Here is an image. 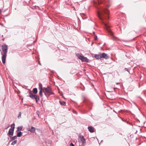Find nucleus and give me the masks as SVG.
Masks as SVG:
<instances>
[{"mask_svg":"<svg viewBox=\"0 0 146 146\" xmlns=\"http://www.w3.org/2000/svg\"><path fill=\"white\" fill-rule=\"evenodd\" d=\"M110 14L109 11L105 7H101L98 11V16L100 19L102 21L103 23L105 25V28L106 30L110 33V35L112 36H113V33L110 28V26L107 24L105 23L103 21V20L106 19L108 20L109 19V17L108 16L106 17L105 16V14L108 15Z\"/></svg>","mask_w":146,"mask_h":146,"instance_id":"f257e3e1","label":"nucleus"},{"mask_svg":"<svg viewBox=\"0 0 146 146\" xmlns=\"http://www.w3.org/2000/svg\"><path fill=\"white\" fill-rule=\"evenodd\" d=\"M7 46L5 45H3L1 46V50H0L1 54L2 55V61L3 64L5 63V60L6 57V54L7 52Z\"/></svg>","mask_w":146,"mask_h":146,"instance_id":"f03ea898","label":"nucleus"},{"mask_svg":"<svg viewBox=\"0 0 146 146\" xmlns=\"http://www.w3.org/2000/svg\"><path fill=\"white\" fill-rule=\"evenodd\" d=\"M43 92L47 97H48L51 95L54 94V93L52 92L51 88L49 86H48L46 88H43Z\"/></svg>","mask_w":146,"mask_h":146,"instance_id":"7ed1b4c3","label":"nucleus"},{"mask_svg":"<svg viewBox=\"0 0 146 146\" xmlns=\"http://www.w3.org/2000/svg\"><path fill=\"white\" fill-rule=\"evenodd\" d=\"M29 97L32 99H35L36 102H37L39 100V98L38 96L36 95H33L32 93L30 92L29 93Z\"/></svg>","mask_w":146,"mask_h":146,"instance_id":"20e7f679","label":"nucleus"},{"mask_svg":"<svg viewBox=\"0 0 146 146\" xmlns=\"http://www.w3.org/2000/svg\"><path fill=\"white\" fill-rule=\"evenodd\" d=\"M15 124L13 123L11 125V128L10 129V135H13L15 128Z\"/></svg>","mask_w":146,"mask_h":146,"instance_id":"39448f33","label":"nucleus"},{"mask_svg":"<svg viewBox=\"0 0 146 146\" xmlns=\"http://www.w3.org/2000/svg\"><path fill=\"white\" fill-rule=\"evenodd\" d=\"M79 138L80 139L81 142L83 144H84L86 143V139L84 138V136L81 135H79Z\"/></svg>","mask_w":146,"mask_h":146,"instance_id":"423d86ee","label":"nucleus"},{"mask_svg":"<svg viewBox=\"0 0 146 146\" xmlns=\"http://www.w3.org/2000/svg\"><path fill=\"white\" fill-rule=\"evenodd\" d=\"M101 58H104L106 60L108 59L110 57L107 54L105 53H103L102 54Z\"/></svg>","mask_w":146,"mask_h":146,"instance_id":"0eeeda50","label":"nucleus"},{"mask_svg":"<svg viewBox=\"0 0 146 146\" xmlns=\"http://www.w3.org/2000/svg\"><path fill=\"white\" fill-rule=\"evenodd\" d=\"M88 129L89 131L91 133H93L94 132V128L92 126H89Z\"/></svg>","mask_w":146,"mask_h":146,"instance_id":"6e6552de","label":"nucleus"},{"mask_svg":"<svg viewBox=\"0 0 146 146\" xmlns=\"http://www.w3.org/2000/svg\"><path fill=\"white\" fill-rule=\"evenodd\" d=\"M35 128L33 127L32 126L31 129H29V131H30L31 133H35Z\"/></svg>","mask_w":146,"mask_h":146,"instance_id":"1a4fd4ad","label":"nucleus"},{"mask_svg":"<svg viewBox=\"0 0 146 146\" xmlns=\"http://www.w3.org/2000/svg\"><path fill=\"white\" fill-rule=\"evenodd\" d=\"M88 59L86 57L83 56L81 61L82 62H88Z\"/></svg>","mask_w":146,"mask_h":146,"instance_id":"9d476101","label":"nucleus"},{"mask_svg":"<svg viewBox=\"0 0 146 146\" xmlns=\"http://www.w3.org/2000/svg\"><path fill=\"white\" fill-rule=\"evenodd\" d=\"M94 57L97 59H100L102 58L101 56L99 54H95L94 56Z\"/></svg>","mask_w":146,"mask_h":146,"instance_id":"9b49d317","label":"nucleus"},{"mask_svg":"<svg viewBox=\"0 0 146 146\" xmlns=\"http://www.w3.org/2000/svg\"><path fill=\"white\" fill-rule=\"evenodd\" d=\"M77 56L78 57V58L81 60H82V58L83 56H82L80 55L79 54H77Z\"/></svg>","mask_w":146,"mask_h":146,"instance_id":"f8f14e48","label":"nucleus"},{"mask_svg":"<svg viewBox=\"0 0 146 146\" xmlns=\"http://www.w3.org/2000/svg\"><path fill=\"white\" fill-rule=\"evenodd\" d=\"M33 93L34 94H37V92H38L37 89V88H34L33 90Z\"/></svg>","mask_w":146,"mask_h":146,"instance_id":"ddd939ff","label":"nucleus"},{"mask_svg":"<svg viewBox=\"0 0 146 146\" xmlns=\"http://www.w3.org/2000/svg\"><path fill=\"white\" fill-rule=\"evenodd\" d=\"M59 102L60 104L63 106H64L66 105V102L63 101H60Z\"/></svg>","mask_w":146,"mask_h":146,"instance_id":"4468645a","label":"nucleus"},{"mask_svg":"<svg viewBox=\"0 0 146 146\" xmlns=\"http://www.w3.org/2000/svg\"><path fill=\"white\" fill-rule=\"evenodd\" d=\"M23 128V127L22 126H20L19 127H17V131H21L22 130V129Z\"/></svg>","mask_w":146,"mask_h":146,"instance_id":"2eb2a0df","label":"nucleus"},{"mask_svg":"<svg viewBox=\"0 0 146 146\" xmlns=\"http://www.w3.org/2000/svg\"><path fill=\"white\" fill-rule=\"evenodd\" d=\"M39 89L40 90H43V88L42 87V85L41 83L39 84Z\"/></svg>","mask_w":146,"mask_h":146,"instance_id":"dca6fc26","label":"nucleus"},{"mask_svg":"<svg viewBox=\"0 0 146 146\" xmlns=\"http://www.w3.org/2000/svg\"><path fill=\"white\" fill-rule=\"evenodd\" d=\"M22 133L19 132L17 133V136L18 137H21L22 136Z\"/></svg>","mask_w":146,"mask_h":146,"instance_id":"f3484780","label":"nucleus"},{"mask_svg":"<svg viewBox=\"0 0 146 146\" xmlns=\"http://www.w3.org/2000/svg\"><path fill=\"white\" fill-rule=\"evenodd\" d=\"M42 90H40V91L39 92V94L41 97H42L43 96Z\"/></svg>","mask_w":146,"mask_h":146,"instance_id":"a211bd4d","label":"nucleus"},{"mask_svg":"<svg viewBox=\"0 0 146 146\" xmlns=\"http://www.w3.org/2000/svg\"><path fill=\"white\" fill-rule=\"evenodd\" d=\"M17 136H15L14 137H12L11 138V140L12 141L14 140L15 139L17 138Z\"/></svg>","mask_w":146,"mask_h":146,"instance_id":"6ab92c4d","label":"nucleus"},{"mask_svg":"<svg viewBox=\"0 0 146 146\" xmlns=\"http://www.w3.org/2000/svg\"><path fill=\"white\" fill-rule=\"evenodd\" d=\"M17 140L14 141L12 142V143H11V145H14L17 143Z\"/></svg>","mask_w":146,"mask_h":146,"instance_id":"aec40b11","label":"nucleus"},{"mask_svg":"<svg viewBox=\"0 0 146 146\" xmlns=\"http://www.w3.org/2000/svg\"><path fill=\"white\" fill-rule=\"evenodd\" d=\"M21 116V112H20L19 113V115L18 116V118H19Z\"/></svg>","mask_w":146,"mask_h":146,"instance_id":"412c9836","label":"nucleus"},{"mask_svg":"<svg viewBox=\"0 0 146 146\" xmlns=\"http://www.w3.org/2000/svg\"><path fill=\"white\" fill-rule=\"evenodd\" d=\"M97 36L96 35H95L94 39L95 40H96L97 39Z\"/></svg>","mask_w":146,"mask_h":146,"instance_id":"4be33fe9","label":"nucleus"},{"mask_svg":"<svg viewBox=\"0 0 146 146\" xmlns=\"http://www.w3.org/2000/svg\"><path fill=\"white\" fill-rule=\"evenodd\" d=\"M70 146H74V145L72 143H71L70 144Z\"/></svg>","mask_w":146,"mask_h":146,"instance_id":"5701e85b","label":"nucleus"},{"mask_svg":"<svg viewBox=\"0 0 146 146\" xmlns=\"http://www.w3.org/2000/svg\"><path fill=\"white\" fill-rule=\"evenodd\" d=\"M125 70H126V71H127L128 72H129V71H128V69H127V68H125Z\"/></svg>","mask_w":146,"mask_h":146,"instance_id":"b1692460","label":"nucleus"},{"mask_svg":"<svg viewBox=\"0 0 146 146\" xmlns=\"http://www.w3.org/2000/svg\"><path fill=\"white\" fill-rule=\"evenodd\" d=\"M120 84V83H119V82H118V83H116V84H117H117Z\"/></svg>","mask_w":146,"mask_h":146,"instance_id":"393cba45","label":"nucleus"},{"mask_svg":"<svg viewBox=\"0 0 146 146\" xmlns=\"http://www.w3.org/2000/svg\"><path fill=\"white\" fill-rule=\"evenodd\" d=\"M93 34H94V35H95V32H93Z\"/></svg>","mask_w":146,"mask_h":146,"instance_id":"a878e982","label":"nucleus"},{"mask_svg":"<svg viewBox=\"0 0 146 146\" xmlns=\"http://www.w3.org/2000/svg\"><path fill=\"white\" fill-rule=\"evenodd\" d=\"M8 134L9 135V131L8 132Z\"/></svg>","mask_w":146,"mask_h":146,"instance_id":"bb28decb","label":"nucleus"}]
</instances>
